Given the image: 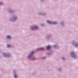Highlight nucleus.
I'll list each match as a JSON object with an SVG mask.
<instances>
[{"mask_svg":"<svg viewBox=\"0 0 78 78\" xmlns=\"http://www.w3.org/2000/svg\"><path fill=\"white\" fill-rule=\"evenodd\" d=\"M56 47V45L54 46V47Z\"/></svg>","mask_w":78,"mask_h":78,"instance_id":"nucleus-15","label":"nucleus"},{"mask_svg":"<svg viewBox=\"0 0 78 78\" xmlns=\"http://www.w3.org/2000/svg\"><path fill=\"white\" fill-rule=\"evenodd\" d=\"M11 37L10 36H7V39H11Z\"/></svg>","mask_w":78,"mask_h":78,"instance_id":"nucleus-7","label":"nucleus"},{"mask_svg":"<svg viewBox=\"0 0 78 78\" xmlns=\"http://www.w3.org/2000/svg\"><path fill=\"white\" fill-rule=\"evenodd\" d=\"M71 54L73 55V58H75V57H76V56L74 54V52H72L71 53Z\"/></svg>","mask_w":78,"mask_h":78,"instance_id":"nucleus-5","label":"nucleus"},{"mask_svg":"<svg viewBox=\"0 0 78 78\" xmlns=\"http://www.w3.org/2000/svg\"><path fill=\"white\" fill-rule=\"evenodd\" d=\"M37 28H38L36 26H35L34 27H32L31 28V29L33 30H34V29H37Z\"/></svg>","mask_w":78,"mask_h":78,"instance_id":"nucleus-3","label":"nucleus"},{"mask_svg":"<svg viewBox=\"0 0 78 78\" xmlns=\"http://www.w3.org/2000/svg\"><path fill=\"white\" fill-rule=\"evenodd\" d=\"M32 60H35V58H34Z\"/></svg>","mask_w":78,"mask_h":78,"instance_id":"nucleus-12","label":"nucleus"},{"mask_svg":"<svg viewBox=\"0 0 78 78\" xmlns=\"http://www.w3.org/2000/svg\"><path fill=\"white\" fill-rule=\"evenodd\" d=\"M0 5H2V3H0Z\"/></svg>","mask_w":78,"mask_h":78,"instance_id":"nucleus-14","label":"nucleus"},{"mask_svg":"<svg viewBox=\"0 0 78 78\" xmlns=\"http://www.w3.org/2000/svg\"><path fill=\"white\" fill-rule=\"evenodd\" d=\"M51 47H50V46H47L46 48H47V50H49V49H50V48Z\"/></svg>","mask_w":78,"mask_h":78,"instance_id":"nucleus-6","label":"nucleus"},{"mask_svg":"<svg viewBox=\"0 0 78 78\" xmlns=\"http://www.w3.org/2000/svg\"><path fill=\"white\" fill-rule=\"evenodd\" d=\"M44 50V48H37V50Z\"/></svg>","mask_w":78,"mask_h":78,"instance_id":"nucleus-4","label":"nucleus"},{"mask_svg":"<svg viewBox=\"0 0 78 78\" xmlns=\"http://www.w3.org/2000/svg\"><path fill=\"white\" fill-rule=\"evenodd\" d=\"M7 47H11V45H10L9 44H7Z\"/></svg>","mask_w":78,"mask_h":78,"instance_id":"nucleus-8","label":"nucleus"},{"mask_svg":"<svg viewBox=\"0 0 78 78\" xmlns=\"http://www.w3.org/2000/svg\"><path fill=\"white\" fill-rule=\"evenodd\" d=\"M42 59H45V57H43Z\"/></svg>","mask_w":78,"mask_h":78,"instance_id":"nucleus-13","label":"nucleus"},{"mask_svg":"<svg viewBox=\"0 0 78 78\" xmlns=\"http://www.w3.org/2000/svg\"><path fill=\"white\" fill-rule=\"evenodd\" d=\"M14 19H15V20H16V19H17V17H16L14 18Z\"/></svg>","mask_w":78,"mask_h":78,"instance_id":"nucleus-11","label":"nucleus"},{"mask_svg":"<svg viewBox=\"0 0 78 78\" xmlns=\"http://www.w3.org/2000/svg\"><path fill=\"white\" fill-rule=\"evenodd\" d=\"M47 22L48 23H50V24H56L57 23V22H51L49 20H47Z\"/></svg>","mask_w":78,"mask_h":78,"instance_id":"nucleus-1","label":"nucleus"},{"mask_svg":"<svg viewBox=\"0 0 78 78\" xmlns=\"http://www.w3.org/2000/svg\"><path fill=\"white\" fill-rule=\"evenodd\" d=\"M34 53V52L33 51L30 54V55L28 56L29 58H30L31 57H32V56H33V54Z\"/></svg>","mask_w":78,"mask_h":78,"instance_id":"nucleus-2","label":"nucleus"},{"mask_svg":"<svg viewBox=\"0 0 78 78\" xmlns=\"http://www.w3.org/2000/svg\"><path fill=\"white\" fill-rule=\"evenodd\" d=\"M75 46L76 47H77V46H78V44L77 43H76V44Z\"/></svg>","mask_w":78,"mask_h":78,"instance_id":"nucleus-9","label":"nucleus"},{"mask_svg":"<svg viewBox=\"0 0 78 78\" xmlns=\"http://www.w3.org/2000/svg\"><path fill=\"white\" fill-rule=\"evenodd\" d=\"M14 76H15V78H17V76L16 74Z\"/></svg>","mask_w":78,"mask_h":78,"instance_id":"nucleus-10","label":"nucleus"}]
</instances>
